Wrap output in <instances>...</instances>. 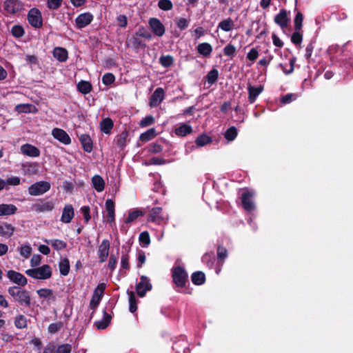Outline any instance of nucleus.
<instances>
[{"label": "nucleus", "mask_w": 353, "mask_h": 353, "mask_svg": "<svg viewBox=\"0 0 353 353\" xmlns=\"http://www.w3.org/2000/svg\"><path fill=\"white\" fill-rule=\"evenodd\" d=\"M105 284L99 283L94 290V294L90 302V308L94 310L99 305L105 290Z\"/></svg>", "instance_id": "nucleus-6"}, {"label": "nucleus", "mask_w": 353, "mask_h": 353, "mask_svg": "<svg viewBox=\"0 0 353 353\" xmlns=\"http://www.w3.org/2000/svg\"><path fill=\"white\" fill-rule=\"evenodd\" d=\"M17 208L13 204H0V216L14 214Z\"/></svg>", "instance_id": "nucleus-28"}, {"label": "nucleus", "mask_w": 353, "mask_h": 353, "mask_svg": "<svg viewBox=\"0 0 353 353\" xmlns=\"http://www.w3.org/2000/svg\"><path fill=\"white\" fill-rule=\"evenodd\" d=\"M297 99V95L294 93H288L281 97V103L283 104H288Z\"/></svg>", "instance_id": "nucleus-58"}, {"label": "nucleus", "mask_w": 353, "mask_h": 353, "mask_svg": "<svg viewBox=\"0 0 353 353\" xmlns=\"http://www.w3.org/2000/svg\"><path fill=\"white\" fill-rule=\"evenodd\" d=\"M274 22L282 29L288 27L290 18L288 16V12L285 9L280 10L279 13L274 17Z\"/></svg>", "instance_id": "nucleus-18"}, {"label": "nucleus", "mask_w": 353, "mask_h": 353, "mask_svg": "<svg viewBox=\"0 0 353 353\" xmlns=\"http://www.w3.org/2000/svg\"><path fill=\"white\" fill-rule=\"evenodd\" d=\"M217 259L222 263L228 256V250L222 245H219L216 250Z\"/></svg>", "instance_id": "nucleus-51"}, {"label": "nucleus", "mask_w": 353, "mask_h": 353, "mask_svg": "<svg viewBox=\"0 0 353 353\" xmlns=\"http://www.w3.org/2000/svg\"><path fill=\"white\" fill-rule=\"evenodd\" d=\"M149 26L154 35L162 37L165 32V28L161 21L157 18H150Z\"/></svg>", "instance_id": "nucleus-14"}, {"label": "nucleus", "mask_w": 353, "mask_h": 353, "mask_svg": "<svg viewBox=\"0 0 353 353\" xmlns=\"http://www.w3.org/2000/svg\"><path fill=\"white\" fill-rule=\"evenodd\" d=\"M59 268L61 275L67 276L70 272V261L66 257L61 259L59 263Z\"/></svg>", "instance_id": "nucleus-35"}, {"label": "nucleus", "mask_w": 353, "mask_h": 353, "mask_svg": "<svg viewBox=\"0 0 353 353\" xmlns=\"http://www.w3.org/2000/svg\"><path fill=\"white\" fill-rule=\"evenodd\" d=\"M196 50L199 54L203 57H209L212 52V47L209 43H199Z\"/></svg>", "instance_id": "nucleus-32"}, {"label": "nucleus", "mask_w": 353, "mask_h": 353, "mask_svg": "<svg viewBox=\"0 0 353 353\" xmlns=\"http://www.w3.org/2000/svg\"><path fill=\"white\" fill-rule=\"evenodd\" d=\"M125 44L128 48H133L137 52L146 47L145 42L140 39L139 37L136 36L135 34L128 37L125 41Z\"/></svg>", "instance_id": "nucleus-12"}, {"label": "nucleus", "mask_w": 353, "mask_h": 353, "mask_svg": "<svg viewBox=\"0 0 353 353\" xmlns=\"http://www.w3.org/2000/svg\"><path fill=\"white\" fill-rule=\"evenodd\" d=\"M53 56L60 62H65L68 58V53L65 48L56 47L53 50Z\"/></svg>", "instance_id": "nucleus-27"}, {"label": "nucleus", "mask_w": 353, "mask_h": 353, "mask_svg": "<svg viewBox=\"0 0 353 353\" xmlns=\"http://www.w3.org/2000/svg\"><path fill=\"white\" fill-rule=\"evenodd\" d=\"M218 77H219L218 70L214 68V69L211 70L210 72H208V73L205 76V79L208 83L212 85L217 81Z\"/></svg>", "instance_id": "nucleus-46"}, {"label": "nucleus", "mask_w": 353, "mask_h": 353, "mask_svg": "<svg viewBox=\"0 0 353 353\" xmlns=\"http://www.w3.org/2000/svg\"><path fill=\"white\" fill-rule=\"evenodd\" d=\"M37 294L40 298L50 299L54 301L55 297L53 295V290L48 288H41L37 291Z\"/></svg>", "instance_id": "nucleus-45"}, {"label": "nucleus", "mask_w": 353, "mask_h": 353, "mask_svg": "<svg viewBox=\"0 0 353 353\" xmlns=\"http://www.w3.org/2000/svg\"><path fill=\"white\" fill-rule=\"evenodd\" d=\"M254 193L245 190L241 194V204L243 209L247 212H252L255 210V204L253 201Z\"/></svg>", "instance_id": "nucleus-7"}, {"label": "nucleus", "mask_w": 353, "mask_h": 353, "mask_svg": "<svg viewBox=\"0 0 353 353\" xmlns=\"http://www.w3.org/2000/svg\"><path fill=\"white\" fill-rule=\"evenodd\" d=\"M105 209L108 212L107 222L109 223H114L115 221V205L112 199H108L105 201Z\"/></svg>", "instance_id": "nucleus-21"}, {"label": "nucleus", "mask_w": 353, "mask_h": 353, "mask_svg": "<svg viewBox=\"0 0 353 353\" xmlns=\"http://www.w3.org/2000/svg\"><path fill=\"white\" fill-rule=\"evenodd\" d=\"M192 282L196 285H201L205 282V275L201 271H196L191 275Z\"/></svg>", "instance_id": "nucleus-33"}, {"label": "nucleus", "mask_w": 353, "mask_h": 353, "mask_svg": "<svg viewBox=\"0 0 353 353\" xmlns=\"http://www.w3.org/2000/svg\"><path fill=\"white\" fill-rule=\"evenodd\" d=\"M112 316L106 311H103V319L101 321H96L94 323L95 326L98 330L105 329L110 323Z\"/></svg>", "instance_id": "nucleus-29"}, {"label": "nucleus", "mask_w": 353, "mask_h": 353, "mask_svg": "<svg viewBox=\"0 0 353 353\" xmlns=\"http://www.w3.org/2000/svg\"><path fill=\"white\" fill-rule=\"evenodd\" d=\"M6 275L11 282L17 285V286L22 288L26 286L28 283L26 277L20 272L14 270H8Z\"/></svg>", "instance_id": "nucleus-10"}, {"label": "nucleus", "mask_w": 353, "mask_h": 353, "mask_svg": "<svg viewBox=\"0 0 353 353\" xmlns=\"http://www.w3.org/2000/svg\"><path fill=\"white\" fill-rule=\"evenodd\" d=\"M248 101L250 103H254L258 96L263 91V86L260 85L254 87L251 84L248 85Z\"/></svg>", "instance_id": "nucleus-19"}, {"label": "nucleus", "mask_w": 353, "mask_h": 353, "mask_svg": "<svg viewBox=\"0 0 353 353\" xmlns=\"http://www.w3.org/2000/svg\"><path fill=\"white\" fill-rule=\"evenodd\" d=\"M29 23L35 28H41L43 26L41 12L38 8H31L28 13Z\"/></svg>", "instance_id": "nucleus-5"}, {"label": "nucleus", "mask_w": 353, "mask_h": 353, "mask_svg": "<svg viewBox=\"0 0 353 353\" xmlns=\"http://www.w3.org/2000/svg\"><path fill=\"white\" fill-rule=\"evenodd\" d=\"M165 98V91L162 88H157L151 94L149 99V106L150 108L157 107Z\"/></svg>", "instance_id": "nucleus-11"}, {"label": "nucleus", "mask_w": 353, "mask_h": 353, "mask_svg": "<svg viewBox=\"0 0 353 353\" xmlns=\"http://www.w3.org/2000/svg\"><path fill=\"white\" fill-rule=\"evenodd\" d=\"M3 7L9 14H16L24 10L23 3L19 0H6Z\"/></svg>", "instance_id": "nucleus-9"}, {"label": "nucleus", "mask_w": 353, "mask_h": 353, "mask_svg": "<svg viewBox=\"0 0 353 353\" xmlns=\"http://www.w3.org/2000/svg\"><path fill=\"white\" fill-rule=\"evenodd\" d=\"M99 126L102 132L109 134L113 128L114 123L112 119L107 117L101 120L99 123Z\"/></svg>", "instance_id": "nucleus-26"}, {"label": "nucleus", "mask_w": 353, "mask_h": 353, "mask_svg": "<svg viewBox=\"0 0 353 353\" xmlns=\"http://www.w3.org/2000/svg\"><path fill=\"white\" fill-rule=\"evenodd\" d=\"M172 278L176 286L181 289L185 288L186 284L189 283L188 272L180 265L172 268Z\"/></svg>", "instance_id": "nucleus-2"}, {"label": "nucleus", "mask_w": 353, "mask_h": 353, "mask_svg": "<svg viewBox=\"0 0 353 353\" xmlns=\"http://www.w3.org/2000/svg\"><path fill=\"white\" fill-rule=\"evenodd\" d=\"M72 345L68 343L61 344L56 347L54 353H71Z\"/></svg>", "instance_id": "nucleus-59"}, {"label": "nucleus", "mask_w": 353, "mask_h": 353, "mask_svg": "<svg viewBox=\"0 0 353 353\" xmlns=\"http://www.w3.org/2000/svg\"><path fill=\"white\" fill-rule=\"evenodd\" d=\"M162 208L155 207L151 209L148 221L160 224L163 220V217L161 215Z\"/></svg>", "instance_id": "nucleus-24"}, {"label": "nucleus", "mask_w": 353, "mask_h": 353, "mask_svg": "<svg viewBox=\"0 0 353 353\" xmlns=\"http://www.w3.org/2000/svg\"><path fill=\"white\" fill-rule=\"evenodd\" d=\"M92 185L97 192H101L105 188V181L100 175L95 174L92 178Z\"/></svg>", "instance_id": "nucleus-25"}, {"label": "nucleus", "mask_w": 353, "mask_h": 353, "mask_svg": "<svg viewBox=\"0 0 353 353\" xmlns=\"http://www.w3.org/2000/svg\"><path fill=\"white\" fill-rule=\"evenodd\" d=\"M139 240L141 243L143 244L144 247L148 246L150 243V237L148 232H142L139 235Z\"/></svg>", "instance_id": "nucleus-56"}, {"label": "nucleus", "mask_w": 353, "mask_h": 353, "mask_svg": "<svg viewBox=\"0 0 353 353\" xmlns=\"http://www.w3.org/2000/svg\"><path fill=\"white\" fill-rule=\"evenodd\" d=\"M154 121L155 120L153 116L148 115L141 121L139 125L141 127L145 128L152 125Z\"/></svg>", "instance_id": "nucleus-62"}, {"label": "nucleus", "mask_w": 353, "mask_h": 353, "mask_svg": "<svg viewBox=\"0 0 353 353\" xmlns=\"http://www.w3.org/2000/svg\"><path fill=\"white\" fill-rule=\"evenodd\" d=\"M237 129L234 126H231L227 129L224 134V137L228 141H234L237 137Z\"/></svg>", "instance_id": "nucleus-44"}, {"label": "nucleus", "mask_w": 353, "mask_h": 353, "mask_svg": "<svg viewBox=\"0 0 353 353\" xmlns=\"http://www.w3.org/2000/svg\"><path fill=\"white\" fill-rule=\"evenodd\" d=\"M212 138L206 134L199 135L195 140V143L197 147H202L206 144L212 142Z\"/></svg>", "instance_id": "nucleus-42"}, {"label": "nucleus", "mask_w": 353, "mask_h": 353, "mask_svg": "<svg viewBox=\"0 0 353 353\" xmlns=\"http://www.w3.org/2000/svg\"><path fill=\"white\" fill-rule=\"evenodd\" d=\"M14 325L18 329H23L27 327V319L23 314L17 315L14 319Z\"/></svg>", "instance_id": "nucleus-43"}, {"label": "nucleus", "mask_w": 353, "mask_h": 353, "mask_svg": "<svg viewBox=\"0 0 353 353\" xmlns=\"http://www.w3.org/2000/svg\"><path fill=\"white\" fill-rule=\"evenodd\" d=\"M93 20V15L90 12L80 14L75 19L76 26L82 29L88 26Z\"/></svg>", "instance_id": "nucleus-16"}, {"label": "nucleus", "mask_w": 353, "mask_h": 353, "mask_svg": "<svg viewBox=\"0 0 353 353\" xmlns=\"http://www.w3.org/2000/svg\"><path fill=\"white\" fill-rule=\"evenodd\" d=\"M128 131L125 130L117 137L116 144L120 150H123L125 148L128 141Z\"/></svg>", "instance_id": "nucleus-31"}, {"label": "nucleus", "mask_w": 353, "mask_h": 353, "mask_svg": "<svg viewBox=\"0 0 353 353\" xmlns=\"http://www.w3.org/2000/svg\"><path fill=\"white\" fill-rule=\"evenodd\" d=\"M143 212L140 210H135L129 213L128 217L126 218L125 222V223H130L135 221L139 216H143Z\"/></svg>", "instance_id": "nucleus-52"}, {"label": "nucleus", "mask_w": 353, "mask_h": 353, "mask_svg": "<svg viewBox=\"0 0 353 353\" xmlns=\"http://www.w3.org/2000/svg\"><path fill=\"white\" fill-rule=\"evenodd\" d=\"M115 81V77L112 73L107 72L102 77V83L105 85L112 84Z\"/></svg>", "instance_id": "nucleus-61"}, {"label": "nucleus", "mask_w": 353, "mask_h": 353, "mask_svg": "<svg viewBox=\"0 0 353 353\" xmlns=\"http://www.w3.org/2000/svg\"><path fill=\"white\" fill-rule=\"evenodd\" d=\"M234 26V24L233 20L229 17L221 21L218 25V28H220L225 32H230L233 29Z\"/></svg>", "instance_id": "nucleus-39"}, {"label": "nucleus", "mask_w": 353, "mask_h": 353, "mask_svg": "<svg viewBox=\"0 0 353 353\" xmlns=\"http://www.w3.org/2000/svg\"><path fill=\"white\" fill-rule=\"evenodd\" d=\"M152 285L149 279L144 275L141 276L140 281L136 285V291L139 296H145L148 291L151 290Z\"/></svg>", "instance_id": "nucleus-8"}, {"label": "nucleus", "mask_w": 353, "mask_h": 353, "mask_svg": "<svg viewBox=\"0 0 353 353\" xmlns=\"http://www.w3.org/2000/svg\"><path fill=\"white\" fill-rule=\"evenodd\" d=\"M296 58L295 57H292L290 59V68L288 70L285 68V66L282 64H279V67L282 69L283 72L288 75L294 72V64L296 63Z\"/></svg>", "instance_id": "nucleus-54"}, {"label": "nucleus", "mask_w": 353, "mask_h": 353, "mask_svg": "<svg viewBox=\"0 0 353 353\" xmlns=\"http://www.w3.org/2000/svg\"><path fill=\"white\" fill-rule=\"evenodd\" d=\"M92 85L87 81L81 80L77 84V90L83 94H87L92 91Z\"/></svg>", "instance_id": "nucleus-37"}, {"label": "nucleus", "mask_w": 353, "mask_h": 353, "mask_svg": "<svg viewBox=\"0 0 353 353\" xmlns=\"http://www.w3.org/2000/svg\"><path fill=\"white\" fill-rule=\"evenodd\" d=\"M54 208V203L52 201H47L41 204H35V210L38 212H43L47 211H52Z\"/></svg>", "instance_id": "nucleus-38"}, {"label": "nucleus", "mask_w": 353, "mask_h": 353, "mask_svg": "<svg viewBox=\"0 0 353 353\" xmlns=\"http://www.w3.org/2000/svg\"><path fill=\"white\" fill-rule=\"evenodd\" d=\"M134 34L148 40H150L152 37V34L143 26H140Z\"/></svg>", "instance_id": "nucleus-50"}, {"label": "nucleus", "mask_w": 353, "mask_h": 353, "mask_svg": "<svg viewBox=\"0 0 353 353\" xmlns=\"http://www.w3.org/2000/svg\"><path fill=\"white\" fill-rule=\"evenodd\" d=\"M301 30H295V32L292 34L291 41L296 46H301V43L303 41V35L300 33Z\"/></svg>", "instance_id": "nucleus-57"}, {"label": "nucleus", "mask_w": 353, "mask_h": 353, "mask_svg": "<svg viewBox=\"0 0 353 353\" xmlns=\"http://www.w3.org/2000/svg\"><path fill=\"white\" fill-rule=\"evenodd\" d=\"M156 136V130L154 128H150L147 131L141 134L139 140L142 142H147L154 139Z\"/></svg>", "instance_id": "nucleus-40"}, {"label": "nucleus", "mask_w": 353, "mask_h": 353, "mask_svg": "<svg viewBox=\"0 0 353 353\" xmlns=\"http://www.w3.org/2000/svg\"><path fill=\"white\" fill-rule=\"evenodd\" d=\"M50 183L48 181H38L28 188V193L32 196L41 195L50 190Z\"/></svg>", "instance_id": "nucleus-4"}, {"label": "nucleus", "mask_w": 353, "mask_h": 353, "mask_svg": "<svg viewBox=\"0 0 353 353\" xmlns=\"http://www.w3.org/2000/svg\"><path fill=\"white\" fill-rule=\"evenodd\" d=\"M83 150L86 152H91L93 149V142L91 137L87 134H81L79 137Z\"/></svg>", "instance_id": "nucleus-22"}, {"label": "nucleus", "mask_w": 353, "mask_h": 353, "mask_svg": "<svg viewBox=\"0 0 353 353\" xmlns=\"http://www.w3.org/2000/svg\"><path fill=\"white\" fill-rule=\"evenodd\" d=\"M8 293L19 305L28 308L31 307L32 299L29 291L19 286L13 285L8 288Z\"/></svg>", "instance_id": "nucleus-1"}, {"label": "nucleus", "mask_w": 353, "mask_h": 353, "mask_svg": "<svg viewBox=\"0 0 353 353\" xmlns=\"http://www.w3.org/2000/svg\"><path fill=\"white\" fill-rule=\"evenodd\" d=\"M52 137L65 145L71 143V139L68 134L63 129L55 128L52 130Z\"/></svg>", "instance_id": "nucleus-15"}, {"label": "nucleus", "mask_w": 353, "mask_h": 353, "mask_svg": "<svg viewBox=\"0 0 353 353\" xmlns=\"http://www.w3.org/2000/svg\"><path fill=\"white\" fill-rule=\"evenodd\" d=\"M159 63L164 68H169L174 63V58L171 55H163L159 58Z\"/></svg>", "instance_id": "nucleus-47"}, {"label": "nucleus", "mask_w": 353, "mask_h": 353, "mask_svg": "<svg viewBox=\"0 0 353 353\" xmlns=\"http://www.w3.org/2000/svg\"><path fill=\"white\" fill-rule=\"evenodd\" d=\"M110 248V243L108 239H103L101 243L99 245L98 248V257L100 263H104L106 261L108 256Z\"/></svg>", "instance_id": "nucleus-13"}, {"label": "nucleus", "mask_w": 353, "mask_h": 353, "mask_svg": "<svg viewBox=\"0 0 353 353\" xmlns=\"http://www.w3.org/2000/svg\"><path fill=\"white\" fill-rule=\"evenodd\" d=\"M175 134L179 137H185L192 132V128L187 123H182L174 130Z\"/></svg>", "instance_id": "nucleus-34"}, {"label": "nucleus", "mask_w": 353, "mask_h": 353, "mask_svg": "<svg viewBox=\"0 0 353 353\" xmlns=\"http://www.w3.org/2000/svg\"><path fill=\"white\" fill-rule=\"evenodd\" d=\"M163 150V146L157 142L152 143L149 145L148 151L150 153L157 154Z\"/></svg>", "instance_id": "nucleus-63"}, {"label": "nucleus", "mask_w": 353, "mask_h": 353, "mask_svg": "<svg viewBox=\"0 0 353 353\" xmlns=\"http://www.w3.org/2000/svg\"><path fill=\"white\" fill-rule=\"evenodd\" d=\"M21 152L23 154L30 157H38L40 156V150L36 146L26 143L21 146Z\"/></svg>", "instance_id": "nucleus-17"}, {"label": "nucleus", "mask_w": 353, "mask_h": 353, "mask_svg": "<svg viewBox=\"0 0 353 353\" xmlns=\"http://www.w3.org/2000/svg\"><path fill=\"white\" fill-rule=\"evenodd\" d=\"M63 325L62 321L51 323L48 325V331L50 334H55L60 331L63 327Z\"/></svg>", "instance_id": "nucleus-53"}, {"label": "nucleus", "mask_w": 353, "mask_h": 353, "mask_svg": "<svg viewBox=\"0 0 353 353\" xmlns=\"http://www.w3.org/2000/svg\"><path fill=\"white\" fill-rule=\"evenodd\" d=\"M32 252V248L30 245H23L20 248V254L25 258H28Z\"/></svg>", "instance_id": "nucleus-64"}, {"label": "nucleus", "mask_w": 353, "mask_h": 353, "mask_svg": "<svg viewBox=\"0 0 353 353\" xmlns=\"http://www.w3.org/2000/svg\"><path fill=\"white\" fill-rule=\"evenodd\" d=\"M158 6L162 10L168 11L172 9L173 4L170 0H159Z\"/></svg>", "instance_id": "nucleus-55"}, {"label": "nucleus", "mask_w": 353, "mask_h": 353, "mask_svg": "<svg viewBox=\"0 0 353 353\" xmlns=\"http://www.w3.org/2000/svg\"><path fill=\"white\" fill-rule=\"evenodd\" d=\"M26 274L35 279L46 280L52 276V269L48 264L43 265L38 268L28 269Z\"/></svg>", "instance_id": "nucleus-3"}, {"label": "nucleus", "mask_w": 353, "mask_h": 353, "mask_svg": "<svg viewBox=\"0 0 353 353\" xmlns=\"http://www.w3.org/2000/svg\"><path fill=\"white\" fill-rule=\"evenodd\" d=\"M15 110L19 113H30L36 112L37 111V108L32 104H19L15 107Z\"/></svg>", "instance_id": "nucleus-36"}, {"label": "nucleus", "mask_w": 353, "mask_h": 353, "mask_svg": "<svg viewBox=\"0 0 353 353\" xmlns=\"http://www.w3.org/2000/svg\"><path fill=\"white\" fill-rule=\"evenodd\" d=\"M11 33L14 37L19 39L24 35L25 31L21 26L14 25L12 27Z\"/></svg>", "instance_id": "nucleus-49"}, {"label": "nucleus", "mask_w": 353, "mask_h": 353, "mask_svg": "<svg viewBox=\"0 0 353 353\" xmlns=\"http://www.w3.org/2000/svg\"><path fill=\"white\" fill-rule=\"evenodd\" d=\"M127 292L129 296V310L130 312L134 313L137 310V300L134 292L128 290Z\"/></svg>", "instance_id": "nucleus-41"}, {"label": "nucleus", "mask_w": 353, "mask_h": 353, "mask_svg": "<svg viewBox=\"0 0 353 353\" xmlns=\"http://www.w3.org/2000/svg\"><path fill=\"white\" fill-rule=\"evenodd\" d=\"M303 14L301 12H297L294 19V25L295 30H301L303 27Z\"/></svg>", "instance_id": "nucleus-48"}, {"label": "nucleus", "mask_w": 353, "mask_h": 353, "mask_svg": "<svg viewBox=\"0 0 353 353\" xmlns=\"http://www.w3.org/2000/svg\"><path fill=\"white\" fill-rule=\"evenodd\" d=\"M74 216V210L72 205L67 204L64 206L61 221L65 223H69Z\"/></svg>", "instance_id": "nucleus-20"}, {"label": "nucleus", "mask_w": 353, "mask_h": 353, "mask_svg": "<svg viewBox=\"0 0 353 353\" xmlns=\"http://www.w3.org/2000/svg\"><path fill=\"white\" fill-rule=\"evenodd\" d=\"M15 231V227L12 224L2 222L0 223V236L6 238L11 237Z\"/></svg>", "instance_id": "nucleus-23"}, {"label": "nucleus", "mask_w": 353, "mask_h": 353, "mask_svg": "<svg viewBox=\"0 0 353 353\" xmlns=\"http://www.w3.org/2000/svg\"><path fill=\"white\" fill-rule=\"evenodd\" d=\"M236 48L234 45L232 43H228L225 48H223V54L225 56L233 57L236 53Z\"/></svg>", "instance_id": "nucleus-60"}, {"label": "nucleus", "mask_w": 353, "mask_h": 353, "mask_svg": "<svg viewBox=\"0 0 353 353\" xmlns=\"http://www.w3.org/2000/svg\"><path fill=\"white\" fill-rule=\"evenodd\" d=\"M47 244L51 245V246L57 251L64 250L67 247V243L63 240L54 239H45L43 241Z\"/></svg>", "instance_id": "nucleus-30"}]
</instances>
